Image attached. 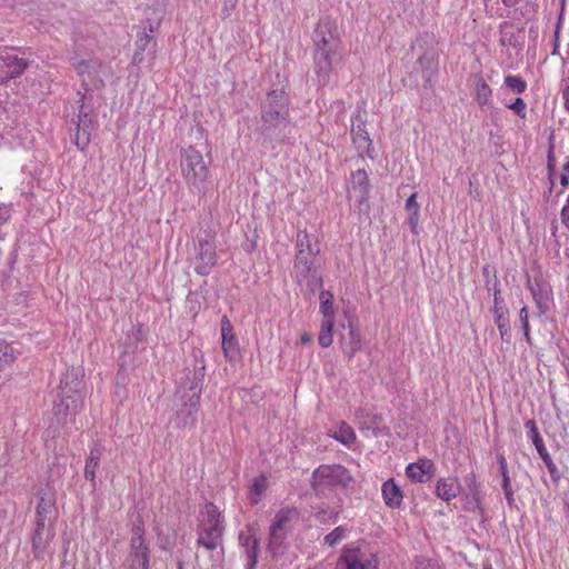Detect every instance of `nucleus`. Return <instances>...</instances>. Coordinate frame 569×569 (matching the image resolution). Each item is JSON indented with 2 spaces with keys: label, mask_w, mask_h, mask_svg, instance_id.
<instances>
[{
  "label": "nucleus",
  "mask_w": 569,
  "mask_h": 569,
  "mask_svg": "<svg viewBox=\"0 0 569 569\" xmlns=\"http://www.w3.org/2000/svg\"><path fill=\"white\" fill-rule=\"evenodd\" d=\"M525 427L527 429L528 437L532 440L540 438V433L538 431L537 423L533 419H529L525 422Z\"/></svg>",
  "instance_id": "46"
},
{
  "label": "nucleus",
  "mask_w": 569,
  "mask_h": 569,
  "mask_svg": "<svg viewBox=\"0 0 569 569\" xmlns=\"http://www.w3.org/2000/svg\"><path fill=\"white\" fill-rule=\"evenodd\" d=\"M506 107L516 112L520 118H526V108L527 104L525 100L520 97L516 98L513 102L506 104Z\"/></svg>",
  "instance_id": "42"
},
{
  "label": "nucleus",
  "mask_w": 569,
  "mask_h": 569,
  "mask_svg": "<svg viewBox=\"0 0 569 569\" xmlns=\"http://www.w3.org/2000/svg\"><path fill=\"white\" fill-rule=\"evenodd\" d=\"M406 210L411 212H419L420 206L417 202V193H412L406 201Z\"/></svg>",
  "instance_id": "47"
},
{
  "label": "nucleus",
  "mask_w": 569,
  "mask_h": 569,
  "mask_svg": "<svg viewBox=\"0 0 569 569\" xmlns=\"http://www.w3.org/2000/svg\"><path fill=\"white\" fill-rule=\"evenodd\" d=\"M501 487H502L506 500L508 502V506L510 508H512L515 505V497H513V490H512L511 483L510 485H501Z\"/></svg>",
  "instance_id": "48"
},
{
  "label": "nucleus",
  "mask_w": 569,
  "mask_h": 569,
  "mask_svg": "<svg viewBox=\"0 0 569 569\" xmlns=\"http://www.w3.org/2000/svg\"><path fill=\"white\" fill-rule=\"evenodd\" d=\"M412 569H440V567L437 561L419 556L415 558Z\"/></svg>",
  "instance_id": "40"
},
{
  "label": "nucleus",
  "mask_w": 569,
  "mask_h": 569,
  "mask_svg": "<svg viewBox=\"0 0 569 569\" xmlns=\"http://www.w3.org/2000/svg\"><path fill=\"white\" fill-rule=\"evenodd\" d=\"M381 490L383 500L388 507L399 508L401 506L403 493L392 478L383 482Z\"/></svg>",
  "instance_id": "26"
},
{
  "label": "nucleus",
  "mask_w": 569,
  "mask_h": 569,
  "mask_svg": "<svg viewBox=\"0 0 569 569\" xmlns=\"http://www.w3.org/2000/svg\"><path fill=\"white\" fill-rule=\"evenodd\" d=\"M493 284L496 288V306H493L492 313L495 323L500 332L502 341L510 342V325H509V311L503 307V299L501 297L500 281L493 274Z\"/></svg>",
  "instance_id": "15"
},
{
  "label": "nucleus",
  "mask_w": 569,
  "mask_h": 569,
  "mask_svg": "<svg viewBox=\"0 0 569 569\" xmlns=\"http://www.w3.org/2000/svg\"><path fill=\"white\" fill-rule=\"evenodd\" d=\"M527 284L540 313H545L548 309L547 301L549 300L545 283L540 279H535V282H531L530 278H528Z\"/></svg>",
  "instance_id": "27"
},
{
  "label": "nucleus",
  "mask_w": 569,
  "mask_h": 569,
  "mask_svg": "<svg viewBox=\"0 0 569 569\" xmlns=\"http://www.w3.org/2000/svg\"><path fill=\"white\" fill-rule=\"evenodd\" d=\"M180 164L187 183L200 192L209 177V169L202 153L194 147L189 146L181 152Z\"/></svg>",
  "instance_id": "6"
},
{
  "label": "nucleus",
  "mask_w": 569,
  "mask_h": 569,
  "mask_svg": "<svg viewBox=\"0 0 569 569\" xmlns=\"http://www.w3.org/2000/svg\"><path fill=\"white\" fill-rule=\"evenodd\" d=\"M258 546L254 543L249 552H247V566L246 569H254L258 563Z\"/></svg>",
  "instance_id": "45"
},
{
  "label": "nucleus",
  "mask_w": 569,
  "mask_h": 569,
  "mask_svg": "<svg viewBox=\"0 0 569 569\" xmlns=\"http://www.w3.org/2000/svg\"><path fill=\"white\" fill-rule=\"evenodd\" d=\"M419 212H411L408 217V224L413 233H418Z\"/></svg>",
  "instance_id": "49"
},
{
  "label": "nucleus",
  "mask_w": 569,
  "mask_h": 569,
  "mask_svg": "<svg viewBox=\"0 0 569 569\" xmlns=\"http://www.w3.org/2000/svg\"><path fill=\"white\" fill-rule=\"evenodd\" d=\"M561 221L569 229V194L567 199V203L561 209Z\"/></svg>",
  "instance_id": "52"
},
{
  "label": "nucleus",
  "mask_w": 569,
  "mask_h": 569,
  "mask_svg": "<svg viewBox=\"0 0 569 569\" xmlns=\"http://www.w3.org/2000/svg\"><path fill=\"white\" fill-rule=\"evenodd\" d=\"M202 513H204L207 518L203 519L200 523H204L209 527L218 529L224 528V518L213 502H207Z\"/></svg>",
  "instance_id": "30"
},
{
  "label": "nucleus",
  "mask_w": 569,
  "mask_h": 569,
  "mask_svg": "<svg viewBox=\"0 0 569 569\" xmlns=\"http://www.w3.org/2000/svg\"><path fill=\"white\" fill-rule=\"evenodd\" d=\"M333 321L331 320H323L321 323V329L318 335V342L322 348H328L332 345L333 341Z\"/></svg>",
  "instance_id": "34"
},
{
  "label": "nucleus",
  "mask_w": 569,
  "mask_h": 569,
  "mask_svg": "<svg viewBox=\"0 0 569 569\" xmlns=\"http://www.w3.org/2000/svg\"><path fill=\"white\" fill-rule=\"evenodd\" d=\"M103 455V448L99 446H94L86 460L84 466V478L92 482L94 486L96 482V470L99 467V461Z\"/></svg>",
  "instance_id": "29"
},
{
  "label": "nucleus",
  "mask_w": 569,
  "mask_h": 569,
  "mask_svg": "<svg viewBox=\"0 0 569 569\" xmlns=\"http://www.w3.org/2000/svg\"><path fill=\"white\" fill-rule=\"evenodd\" d=\"M300 340H301V343L307 345V343H310L312 341V337L309 333H303L301 336Z\"/></svg>",
  "instance_id": "56"
},
{
  "label": "nucleus",
  "mask_w": 569,
  "mask_h": 569,
  "mask_svg": "<svg viewBox=\"0 0 569 569\" xmlns=\"http://www.w3.org/2000/svg\"><path fill=\"white\" fill-rule=\"evenodd\" d=\"M179 399L181 405L176 411L173 422L176 427L181 429L192 428L197 421L200 399L189 397L181 399V396H179Z\"/></svg>",
  "instance_id": "17"
},
{
  "label": "nucleus",
  "mask_w": 569,
  "mask_h": 569,
  "mask_svg": "<svg viewBox=\"0 0 569 569\" xmlns=\"http://www.w3.org/2000/svg\"><path fill=\"white\" fill-rule=\"evenodd\" d=\"M560 183L565 188L568 187V184H569V176H567L566 173H562L560 176Z\"/></svg>",
  "instance_id": "57"
},
{
  "label": "nucleus",
  "mask_w": 569,
  "mask_h": 569,
  "mask_svg": "<svg viewBox=\"0 0 569 569\" xmlns=\"http://www.w3.org/2000/svg\"><path fill=\"white\" fill-rule=\"evenodd\" d=\"M297 518L298 509L295 507L282 508L276 513L270 526L269 546L271 548H278L282 543L289 531L288 525Z\"/></svg>",
  "instance_id": "13"
},
{
  "label": "nucleus",
  "mask_w": 569,
  "mask_h": 569,
  "mask_svg": "<svg viewBox=\"0 0 569 569\" xmlns=\"http://www.w3.org/2000/svg\"><path fill=\"white\" fill-rule=\"evenodd\" d=\"M378 560L375 553L359 546H346L339 556L336 569H377Z\"/></svg>",
  "instance_id": "8"
},
{
  "label": "nucleus",
  "mask_w": 569,
  "mask_h": 569,
  "mask_svg": "<svg viewBox=\"0 0 569 569\" xmlns=\"http://www.w3.org/2000/svg\"><path fill=\"white\" fill-rule=\"evenodd\" d=\"M336 439L339 440L343 445L352 443L356 440V435L351 427L347 423L342 422L339 427V430L336 435Z\"/></svg>",
  "instance_id": "36"
},
{
  "label": "nucleus",
  "mask_w": 569,
  "mask_h": 569,
  "mask_svg": "<svg viewBox=\"0 0 569 569\" xmlns=\"http://www.w3.org/2000/svg\"><path fill=\"white\" fill-rule=\"evenodd\" d=\"M341 511V506L330 508L326 505L313 507V516L320 523L335 522Z\"/></svg>",
  "instance_id": "32"
},
{
  "label": "nucleus",
  "mask_w": 569,
  "mask_h": 569,
  "mask_svg": "<svg viewBox=\"0 0 569 569\" xmlns=\"http://www.w3.org/2000/svg\"><path fill=\"white\" fill-rule=\"evenodd\" d=\"M502 3L506 7L512 8V7H516L519 3V0H502Z\"/></svg>",
  "instance_id": "58"
},
{
  "label": "nucleus",
  "mask_w": 569,
  "mask_h": 569,
  "mask_svg": "<svg viewBox=\"0 0 569 569\" xmlns=\"http://www.w3.org/2000/svg\"><path fill=\"white\" fill-rule=\"evenodd\" d=\"M87 93L80 96L79 112L77 121L72 119L74 128H70L71 138L74 144L83 150L90 142V136L93 130L92 106L86 102Z\"/></svg>",
  "instance_id": "7"
},
{
  "label": "nucleus",
  "mask_w": 569,
  "mask_h": 569,
  "mask_svg": "<svg viewBox=\"0 0 569 569\" xmlns=\"http://www.w3.org/2000/svg\"><path fill=\"white\" fill-rule=\"evenodd\" d=\"M243 248L247 252H251L257 248L256 240H247V242L243 244Z\"/></svg>",
  "instance_id": "54"
},
{
  "label": "nucleus",
  "mask_w": 569,
  "mask_h": 569,
  "mask_svg": "<svg viewBox=\"0 0 569 569\" xmlns=\"http://www.w3.org/2000/svg\"><path fill=\"white\" fill-rule=\"evenodd\" d=\"M505 84L515 93H522L527 89V82L519 76L508 74L505 77Z\"/></svg>",
  "instance_id": "35"
},
{
  "label": "nucleus",
  "mask_w": 569,
  "mask_h": 569,
  "mask_svg": "<svg viewBox=\"0 0 569 569\" xmlns=\"http://www.w3.org/2000/svg\"><path fill=\"white\" fill-rule=\"evenodd\" d=\"M353 482L351 472L341 465H320L312 472V489L317 497L328 498L336 490H346Z\"/></svg>",
  "instance_id": "5"
},
{
  "label": "nucleus",
  "mask_w": 569,
  "mask_h": 569,
  "mask_svg": "<svg viewBox=\"0 0 569 569\" xmlns=\"http://www.w3.org/2000/svg\"><path fill=\"white\" fill-rule=\"evenodd\" d=\"M419 71L427 84L432 86V80L438 72L437 54L433 49H428L417 59Z\"/></svg>",
  "instance_id": "21"
},
{
  "label": "nucleus",
  "mask_w": 569,
  "mask_h": 569,
  "mask_svg": "<svg viewBox=\"0 0 569 569\" xmlns=\"http://www.w3.org/2000/svg\"><path fill=\"white\" fill-rule=\"evenodd\" d=\"M216 264L214 238L207 231H203V236H197L194 271L200 276H208Z\"/></svg>",
  "instance_id": "9"
},
{
  "label": "nucleus",
  "mask_w": 569,
  "mask_h": 569,
  "mask_svg": "<svg viewBox=\"0 0 569 569\" xmlns=\"http://www.w3.org/2000/svg\"><path fill=\"white\" fill-rule=\"evenodd\" d=\"M563 170L566 172L567 176H569V162H567L565 166H563Z\"/></svg>",
  "instance_id": "61"
},
{
  "label": "nucleus",
  "mask_w": 569,
  "mask_h": 569,
  "mask_svg": "<svg viewBox=\"0 0 569 569\" xmlns=\"http://www.w3.org/2000/svg\"><path fill=\"white\" fill-rule=\"evenodd\" d=\"M407 477L419 483L428 482L435 476V463L430 459H420L406 468Z\"/></svg>",
  "instance_id": "20"
},
{
  "label": "nucleus",
  "mask_w": 569,
  "mask_h": 569,
  "mask_svg": "<svg viewBox=\"0 0 569 569\" xmlns=\"http://www.w3.org/2000/svg\"><path fill=\"white\" fill-rule=\"evenodd\" d=\"M27 66L26 59L19 57L14 49L0 51V69L3 73L1 79H11L20 76Z\"/></svg>",
  "instance_id": "18"
},
{
  "label": "nucleus",
  "mask_w": 569,
  "mask_h": 569,
  "mask_svg": "<svg viewBox=\"0 0 569 569\" xmlns=\"http://www.w3.org/2000/svg\"><path fill=\"white\" fill-rule=\"evenodd\" d=\"M130 550L126 559L127 569H150V549L143 538L142 526H134Z\"/></svg>",
  "instance_id": "10"
},
{
  "label": "nucleus",
  "mask_w": 569,
  "mask_h": 569,
  "mask_svg": "<svg viewBox=\"0 0 569 569\" xmlns=\"http://www.w3.org/2000/svg\"><path fill=\"white\" fill-rule=\"evenodd\" d=\"M239 543L246 549V553L249 552L254 543L259 547L258 539L244 532L239 533Z\"/></svg>",
  "instance_id": "44"
},
{
  "label": "nucleus",
  "mask_w": 569,
  "mask_h": 569,
  "mask_svg": "<svg viewBox=\"0 0 569 569\" xmlns=\"http://www.w3.org/2000/svg\"><path fill=\"white\" fill-rule=\"evenodd\" d=\"M563 6H565V0H562V2H561V11H563ZM560 14H562V12H560ZM559 19H561V16H559Z\"/></svg>",
  "instance_id": "62"
},
{
  "label": "nucleus",
  "mask_w": 569,
  "mask_h": 569,
  "mask_svg": "<svg viewBox=\"0 0 569 569\" xmlns=\"http://www.w3.org/2000/svg\"><path fill=\"white\" fill-rule=\"evenodd\" d=\"M519 320H520L522 330L530 329L529 318H528V308L527 307H522L520 309V311H519Z\"/></svg>",
  "instance_id": "51"
},
{
  "label": "nucleus",
  "mask_w": 569,
  "mask_h": 569,
  "mask_svg": "<svg viewBox=\"0 0 569 569\" xmlns=\"http://www.w3.org/2000/svg\"><path fill=\"white\" fill-rule=\"evenodd\" d=\"M83 369L70 367L60 379L56 399L53 400L52 418L44 432L47 438H56L69 433L67 425L73 423L77 413L83 406Z\"/></svg>",
  "instance_id": "1"
},
{
  "label": "nucleus",
  "mask_w": 569,
  "mask_h": 569,
  "mask_svg": "<svg viewBox=\"0 0 569 569\" xmlns=\"http://www.w3.org/2000/svg\"><path fill=\"white\" fill-rule=\"evenodd\" d=\"M102 63L99 59L90 58L83 59L74 64L77 72L82 77V84L84 87V92L88 93L90 89L88 88L87 78L91 79L96 77L101 68Z\"/></svg>",
  "instance_id": "25"
},
{
  "label": "nucleus",
  "mask_w": 569,
  "mask_h": 569,
  "mask_svg": "<svg viewBox=\"0 0 569 569\" xmlns=\"http://www.w3.org/2000/svg\"><path fill=\"white\" fill-rule=\"evenodd\" d=\"M492 90L482 77L475 81V99L480 107L491 104Z\"/></svg>",
  "instance_id": "31"
},
{
  "label": "nucleus",
  "mask_w": 569,
  "mask_h": 569,
  "mask_svg": "<svg viewBox=\"0 0 569 569\" xmlns=\"http://www.w3.org/2000/svg\"><path fill=\"white\" fill-rule=\"evenodd\" d=\"M346 529L342 526L335 528L331 532L325 536V543L329 547H335L345 537Z\"/></svg>",
  "instance_id": "37"
},
{
  "label": "nucleus",
  "mask_w": 569,
  "mask_h": 569,
  "mask_svg": "<svg viewBox=\"0 0 569 569\" xmlns=\"http://www.w3.org/2000/svg\"><path fill=\"white\" fill-rule=\"evenodd\" d=\"M204 376L206 367L203 362L200 366H194L192 369L186 368L179 380L178 395L181 396V399L187 397L200 399Z\"/></svg>",
  "instance_id": "11"
},
{
  "label": "nucleus",
  "mask_w": 569,
  "mask_h": 569,
  "mask_svg": "<svg viewBox=\"0 0 569 569\" xmlns=\"http://www.w3.org/2000/svg\"><path fill=\"white\" fill-rule=\"evenodd\" d=\"M493 274L497 277L496 270H495L493 267H491L490 264L483 266V268H482V276H483V278L486 280V287H487V289L489 291L493 290L495 299H492V302L496 303V288H495V284H493Z\"/></svg>",
  "instance_id": "39"
},
{
  "label": "nucleus",
  "mask_w": 569,
  "mask_h": 569,
  "mask_svg": "<svg viewBox=\"0 0 569 569\" xmlns=\"http://www.w3.org/2000/svg\"><path fill=\"white\" fill-rule=\"evenodd\" d=\"M223 533L224 528H213L204 523H199L197 527V546L202 547L206 550L213 552L218 548L221 550L217 555L211 553V558L214 561H221L223 557Z\"/></svg>",
  "instance_id": "12"
},
{
  "label": "nucleus",
  "mask_w": 569,
  "mask_h": 569,
  "mask_svg": "<svg viewBox=\"0 0 569 569\" xmlns=\"http://www.w3.org/2000/svg\"><path fill=\"white\" fill-rule=\"evenodd\" d=\"M41 507V502H38V509ZM40 516V511L38 510V517ZM37 526H38V532L40 531V528L43 527V522L38 518V522H37Z\"/></svg>",
  "instance_id": "60"
},
{
  "label": "nucleus",
  "mask_w": 569,
  "mask_h": 569,
  "mask_svg": "<svg viewBox=\"0 0 569 569\" xmlns=\"http://www.w3.org/2000/svg\"><path fill=\"white\" fill-rule=\"evenodd\" d=\"M349 332L347 337H342V348L348 357V359H352L355 355L361 350L362 342H361V335L359 332L358 327L349 321L348 323Z\"/></svg>",
  "instance_id": "24"
},
{
  "label": "nucleus",
  "mask_w": 569,
  "mask_h": 569,
  "mask_svg": "<svg viewBox=\"0 0 569 569\" xmlns=\"http://www.w3.org/2000/svg\"><path fill=\"white\" fill-rule=\"evenodd\" d=\"M320 312L323 316V320L335 319L333 301L323 300L320 302Z\"/></svg>",
  "instance_id": "43"
},
{
  "label": "nucleus",
  "mask_w": 569,
  "mask_h": 569,
  "mask_svg": "<svg viewBox=\"0 0 569 569\" xmlns=\"http://www.w3.org/2000/svg\"><path fill=\"white\" fill-rule=\"evenodd\" d=\"M267 488L268 479L264 475H260L259 477L254 478L248 493L250 503L257 505L261 500V497L264 495Z\"/></svg>",
  "instance_id": "33"
},
{
  "label": "nucleus",
  "mask_w": 569,
  "mask_h": 569,
  "mask_svg": "<svg viewBox=\"0 0 569 569\" xmlns=\"http://www.w3.org/2000/svg\"><path fill=\"white\" fill-rule=\"evenodd\" d=\"M162 16H160L156 21H151L150 18H147L143 21V32L136 41V52L133 54L132 62L134 64H139L143 60V51L151 46L152 53H154V48L157 42L154 40V33L158 32Z\"/></svg>",
  "instance_id": "14"
},
{
  "label": "nucleus",
  "mask_w": 569,
  "mask_h": 569,
  "mask_svg": "<svg viewBox=\"0 0 569 569\" xmlns=\"http://www.w3.org/2000/svg\"><path fill=\"white\" fill-rule=\"evenodd\" d=\"M461 490V486L457 478H440L436 483V496L441 500L449 502L455 499Z\"/></svg>",
  "instance_id": "23"
},
{
  "label": "nucleus",
  "mask_w": 569,
  "mask_h": 569,
  "mask_svg": "<svg viewBox=\"0 0 569 569\" xmlns=\"http://www.w3.org/2000/svg\"><path fill=\"white\" fill-rule=\"evenodd\" d=\"M351 189L360 204L368 200L370 182L366 170L358 169L351 174Z\"/></svg>",
  "instance_id": "22"
},
{
  "label": "nucleus",
  "mask_w": 569,
  "mask_h": 569,
  "mask_svg": "<svg viewBox=\"0 0 569 569\" xmlns=\"http://www.w3.org/2000/svg\"><path fill=\"white\" fill-rule=\"evenodd\" d=\"M555 169H556V160H555V156H553V152H552V148H550L549 152H548V170H549V174H552Z\"/></svg>",
  "instance_id": "53"
},
{
  "label": "nucleus",
  "mask_w": 569,
  "mask_h": 569,
  "mask_svg": "<svg viewBox=\"0 0 569 569\" xmlns=\"http://www.w3.org/2000/svg\"><path fill=\"white\" fill-rule=\"evenodd\" d=\"M221 338L222 350L226 358L231 361L238 360L240 358V348L238 339L233 332V326L227 316L221 318Z\"/></svg>",
  "instance_id": "19"
},
{
  "label": "nucleus",
  "mask_w": 569,
  "mask_h": 569,
  "mask_svg": "<svg viewBox=\"0 0 569 569\" xmlns=\"http://www.w3.org/2000/svg\"><path fill=\"white\" fill-rule=\"evenodd\" d=\"M312 41L313 71L318 84L326 86L330 81L333 66L339 63L345 54L337 21L329 17L320 19L313 31Z\"/></svg>",
  "instance_id": "2"
},
{
  "label": "nucleus",
  "mask_w": 569,
  "mask_h": 569,
  "mask_svg": "<svg viewBox=\"0 0 569 569\" xmlns=\"http://www.w3.org/2000/svg\"><path fill=\"white\" fill-rule=\"evenodd\" d=\"M320 302L323 300L333 301V295L330 291L322 290L320 292Z\"/></svg>",
  "instance_id": "55"
},
{
  "label": "nucleus",
  "mask_w": 569,
  "mask_h": 569,
  "mask_svg": "<svg viewBox=\"0 0 569 569\" xmlns=\"http://www.w3.org/2000/svg\"><path fill=\"white\" fill-rule=\"evenodd\" d=\"M562 99L565 101L563 106L566 111L569 113V77L563 80V88L561 90Z\"/></svg>",
  "instance_id": "50"
},
{
  "label": "nucleus",
  "mask_w": 569,
  "mask_h": 569,
  "mask_svg": "<svg viewBox=\"0 0 569 569\" xmlns=\"http://www.w3.org/2000/svg\"><path fill=\"white\" fill-rule=\"evenodd\" d=\"M483 569H492V567L490 565H487L483 567Z\"/></svg>",
  "instance_id": "63"
},
{
  "label": "nucleus",
  "mask_w": 569,
  "mask_h": 569,
  "mask_svg": "<svg viewBox=\"0 0 569 569\" xmlns=\"http://www.w3.org/2000/svg\"><path fill=\"white\" fill-rule=\"evenodd\" d=\"M497 462L499 465V471H500V475L502 478L501 485H510L511 480H510V476H509V471H508L507 459L505 458L503 455L500 453L497 456Z\"/></svg>",
  "instance_id": "41"
},
{
  "label": "nucleus",
  "mask_w": 569,
  "mask_h": 569,
  "mask_svg": "<svg viewBox=\"0 0 569 569\" xmlns=\"http://www.w3.org/2000/svg\"><path fill=\"white\" fill-rule=\"evenodd\" d=\"M351 136L360 156L362 157L366 153L369 158L373 159L371 154L372 141L366 129V120L361 117L360 111H357L352 117Z\"/></svg>",
  "instance_id": "16"
},
{
  "label": "nucleus",
  "mask_w": 569,
  "mask_h": 569,
  "mask_svg": "<svg viewBox=\"0 0 569 569\" xmlns=\"http://www.w3.org/2000/svg\"><path fill=\"white\" fill-rule=\"evenodd\" d=\"M511 27V23L509 21H503L499 24V30H500V43L501 46L506 47V46H515V42H513V39H515V34L513 32H508L506 29Z\"/></svg>",
  "instance_id": "38"
},
{
  "label": "nucleus",
  "mask_w": 569,
  "mask_h": 569,
  "mask_svg": "<svg viewBox=\"0 0 569 569\" xmlns=\"http://www.w3.org/2000/svg\"><path fill=\"white\" fill-rule=\"evenodd\" d=\"M258 133L264 141L282 142L291 133L290 98L283 86L272 87L260 103Z\"/></svg>",
  "instance_id": "3"
},
{
  "label": "nucleus",
  "mask_w": 569,
  "mask_h": 569,
  "mask_svg": "<svg viewBox=\"0 0 569 569\" xmlns=\"http://www.w3.org/2000/svg\"><path fill=\"white\" fill-rule=\"evenodd\" d=\"M297 253L293 261V274L300 286H306L310 293L322 288V277L319 272L320 243L318 238L298 230L296 236Z\"/></svg>",
  "instance_id": "4"
},
{
  "label": "nucleus",
  "mask_w": 569,
  "mask_h": 569,
  "mask_svg": "<svg viewBox=\"0 0 569 569\" xmlns=\"http://www.w3.org/2000/svg\"><path fill=\"white\" fill-rule=\"evenodd\" d=\"M526 341L531 345L530 329L523 330Z\"/></svg>",
  "instance_id": "59"
},
{
  "label": "nucleus",
  "mask_w": 569,
  "mask_h": 569,
  "mask_svg": "<svg viewBox=\"0 0 569 569\" xmlns=\"http://www.w3.org/2000/svg\"><path fill=\"white\" fill-rule=\"evenodd\" d=\"M532 443L535 445L536 450L539 453L540 458L545 462V465H546V467H547V469H548V471L550 473V477H551L552 481L553 482H558L561 479L562 473L560 472V470L558 469V467L553 462L551 456L547 451L542 438L540 437L538 439L532 440Z\"/></svg>",
  "instance_id": "28"
}]
</instances>
